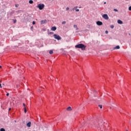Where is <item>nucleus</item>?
Wrapping results in <instances>:
<instances>
[{"mask_svg":"<svg viewBox=\"0 0 131 131\" xmlns=\"http://www.w3.org/2000/svg\"><path fill=\"white\" fill-rule=\"evenodd\" d=\"M111 28H112V29H113V28H114V26L113 25H111Z\"/></svg>","mask_w":131,"mask_h":131,"instance_id":"6ab92c4d","label":"nucleus"},{"mask_svg":"<svg viewBox=\"0 0 131 131\" xmlns=\"http://www.w3.org/2000/svg\"><path fill=\"white\" fill-rule=\"evenodd\" d=\"M129 11H131V6H129L128 8Z\"/></svg>","mask_w":131,"mask_h":131,"instance_id":"b1692460","label":"nucleus"},{"mask_svg":"<svg viewBox=\"0 0 131 131\" xmlns=\"http://www.w3.org/2000/svg\"><path fill=\"white\" fill-rule=\"evenodd\" d=\"M29 4H33V1L32 0H30L29 2Z\"/></svg>","mask_w":131,"mask_h":131,"instance_id":"2eb2a0df","label":"nucleus"},{"mask_svg":"<svg viewBox=\"0 0 131 131\" xmlns=\"http://www.w3.org/2000/svg\"><path fill=\"white\" fill-rule=\"evenodd\" d=\"M76 12H79V9H76Z\"/></svg>","mask_w":131,"mask_h":131,"instance_id":"c85d7f7f","label":"nucleus"},{"mask_svg":"<svg viewBox=\"0 0 131 131\" xmlns=\"http://www.w3.org/2000/svg\"><path fill=\"white\" fill-rule=\"evenodd\" d=\"M75 48L76 49H81V50H85V48H86V46L82 43H80L76 45L75 46Z\"/></svg>","mask_w":131,"mask_h":131,"instance_id":"f03ea898","label":"nucleus"},{"mask_svg":"<svg viewBox=\"0 0 131 131\" xmlns=\"http://www.w3.org/2000/svg\"><path fill=\"white\" fill-rule=\"evenodd\" d=\"M0 68H2V66H0Z\"/></svg>","mask_w":131,"mask_h":131,"instance_id":"58836bf2","label":"nucleus"},{"mask_svg":"<svg viewBox=\"0 0 131 131\" xmlns=\"http://www.w3.org/2000/svg\"><path fill=\"white\" fill-rule=\"evenodd\" d=\"M10 95L9 93H7L6 96H8Z\"/></svg>","mask_w":131,"mask_h":131,"instance_id":"473e14b6","label":"nucleus"},{"mask_svg":"<svg viewBox=\"0 0 131 131\" xmlns=\"http://www.w3.org/2000/svg\"><path fill=\"white\" fill-rule=\"evenodd\" d=\"M32 28H33V27H31V29H32Z\"/></svg>","mask_w":131,"mask_h":131,"instance_id":"4c0bfd02","label":"nucleus"},{"mask_svg":"<svg viewBox=\"0 0 131 131\" xmlns=\"http://www.w3.org/2000/svg\"><path fill=\"white\" fill-rule=\"evenodd\" d=\"M117 23L118 24H123V22L120 19L118 20Z\"/></svg>","mask_w":131,"mask_h":131,"instance_id":"f8f14e48","label":"nucleus"},{"mask_svg":"<svg viewBox=\"0 0 131 131\" xmlns=\"http://www.w3.org/2000/svg\"><path fill=\"white\" fill-rule=\"evenodd\" d=\"M17 88H19V85H17Z\"/></svg>","mask_w":131,"mask_h":131,"instance_id":"ea45409f","label":"nucleus"},{"mask_svg":"<svg viewBox=\"0 0 131 131\" xmlns=\"http://www.w3.org/2000/svg\"><path fill=\"white\" fill-rule=\"evenodd\" d=\"M102 18L104 19H105V20H108L109 19V17L108 16V15L104 14L102 15Z\"/></svg>","mask_w":131,"mask_h":131,"instance_id":"39448f33","label":"nucleus"},{"mask_svg":"<svg viewBox=\"0 0 131 131\" xmlns=\"http://www.w3.org/2000/svg\"><path fill=\"white\" fill-rule=\"evenodd\" d=\"M76 9L74 8V7L73 8L72 11H75Z\"/></svg>","mask_w":131,"mask_h":131,"instance_id":"2f4dec72","label":"nucleus"},{"mask_svg":"<svg viewBox=\"0 0 131 131\" xmlns=\"http://www.w3.org/2000/svg\"><path fill=\"white\" fill-rule=\"evenodd\" d=\"M0 88H2V84H1V83H0Z\"/></svg>","mask_w":131,"mask_h":131,"instance_id":"c9c22d12","label":"nucleus"},{"mask_svg":"<svg viewBox=\"0 0 131 131\" xmlns=\"http://www.w3.org/2000/svg\"><path fill=\"white\" fill-rule=\"evenodd\" d=\"M27 126H28V127H30L31 126V122H29L27 124Z\"/></svg>","mask_w":131,"mask_h":131,"instance_id":"9d476101","label":"nucleus"},{"mask_svg":"<svg viewBox=\"0 0 131 131\" xmlns=\"http://www.w3.org/2000/svg\"><path fill=\"white\" fill-rule=\"evenodd\" d=\"M20 10H18V11H16V13H20Z\"/></svg>","mask_w":131,"mask_h":131,"instance_id":"cd10ccee","label":"nucleus"},{"mask_svg":"<svg viewBox=\"0 0 131 131\" xmlns=\"http://www.w3.org/2000/svg\"><path fill=\"white\" fill-rule=\"evenodd\" d=\"M24 112L25 113H26L27 112V110H26V107H24Z\"/></svg>","mask_w":131,"mask_h":131,"instance_id":"dca6fc26","label":"nucleus"},{"mask_svg":"<svg viewBox=\"0 0 131 131\" xmlns=\"http://www.w3.org/2000/svg\"><path fill=\"white\" fill-rule=\"evenodd\" d=\"M96 24L97 25H98V26H101V25H103V22L101 21H97L96 22Z\"/></svg>","mask_w":131,"mask_h":131,"instance_id":"423d86ee","label":"nucleus"},{"mask_svg":"<svg viewBox=\"0 0 131 131\" xmlns=\"http://www.w3.org/2000/svg\"><path fill=\"white\" fill-rule=\"evenodd\" d=\"M49 54L50 55H52V54H54V51H53V50H50L49 51Z\"/></svg>","mask_w":131,"mask_h":131,"instance_id":"ddd939ff","label":"nucleus"},{"mask_svg":"<svg viewBox=\"0 0 131 131\" xmlns=\"http://www.w3.org/2000/svg\"><path fill=\"white\" fill-rule=\"evenodd\" d=\"M66 10L67 11H68V10H69V7H67Z\"/></svg>","mask_w":131,"mask_h":131,"instance_id":"c756f323","label":"nucleus"},{"mask_svg":"<svg viewBox=\"0 0 131 131\" xmlns=\"http://www.w3.org/2000/svg\"><path fill=\"white\" fill-rule=\"evenodd\" d=\"M11 110V108H10L9 109V110Z\"/></svg>","mask_w":131,"mask_h":131,"instance_id":"a19ab883","label":"nucleus"},{"mask_svg":"<svg viewBox=\"0 0 131 131\" xmlns=\"http://www.w3.org/2000/svg\"><path fill=\"white\" fill-rule=\"evenodd\" d=\"M62 24H66V21H64L62 23Z\"/></svg>","mask_w":131,"mask_h":131,"instance_id":"5701e85b","label":"nucleus"},{"mask_svg":"<svg viewBox=\"0 0 131 131\" xmlns=\"http://www.w3.org/2000/svg\"><path fill=\"white\" fill-rule=\"evenodd\" d=\"M51 30H52V31H56V30H57V27H52L51 28Z\"/></svg>","mask_w":131,"mask_h":131,"instance_id":"6e6552de","label":"nucleus"},{"mask_svg":"<svg viewBox=\"0 0 131 131\" xmlns=\"http://www.w3.org/2000/svg\"><path fill=\"white\" fill-rule=\"evenodd\" d=\"M49 34H54V33L52 32H49Z\"/></svg>","mask_w":131,"mask_h":131,"instance_id":"a878e982","label":"nucleus"},{"mask_svg":"<svg viewBox=\"0 0 131 131\" xmlns=\"http://www.w3.org/2000/svg\"><path fill=\"white\" fill-rule=\"evenodd\" d=\"M53 36L55 39H57V40H60L61 39V36H60L59 35H57L56 34H54L53 35Z\"/></svg>","mask_w":131,"mask_h":131,"instance_id":"20e7f679","label":"nucleus"},{"mask_svg":"<svg viewBox=\"0 0 131 131\" xmlns=\"http://www.w3.org/2000/svg\"><path fill=\"white\" fill-rule=\"evenodd\" d=\"M105 34H108V31H105Z\"/></svg>","mask_w":131,"mask_h":131,"instance_id":"7c9ffc66","label":"nucleus"},{"mask_svg":"<svg viewBox=\"0 0 131 131\" xmlns=\"http://www.w3.org/2000/svg\"><path fill=\"white\" fill-rule=\"evenodd\" d=\"M114 50H119V49H120V46H119V45L114 47Z\"/></svg>","mask_w":131,"mask_h":131,"instance_id":"0eeeda50","label":"nucleus"},{"mask_svg":"<svg viewBox=\"0 0 131 131\" xmlns=\"http://www.w3.org/2000/svg\"><path fill=\"white\" fill-rule=\"evenodd\" d=\"M36 7L38 8L39 10H42L43 8H45V4H39L36 6Z\"/></svg>","mask_w":131,"mask_h":131,"instance_id":"7ed1b4c3","label":"nucleus"},{"mask_svg":"<svg viewBox=\"0 0 131 131\" xmlns=\"http://www.w3.org/2000/svg\"><path fill=\"white\" fill-rule=\"evenodd\" d=\"M114 11L115 12H118V10H117V9H114Z\"/></svg>","mask_w":131,"mask_h":131,"instance_id":"4be33fe9","label":"nucleus"},{"mask_svg":"<svg viewBox=\"0 0 131 131\" xmlns=\"http://www.w3.org/2000/svg\"><path fill=\"white\" fill-rule=\"evenodd\" d=\"M23 106H24V107H26V106H25V103H23Z\"/></svg>","mask_w":131,"mask_h":131,"instance_id":"72a5a7b5","label":"nucleus"},{"mask_svg":"<svg viewBox=\"0 0 131 131\" xmlns=\"http://www.w3.org/2000/svg\"><path fill=\"white\" fill-rule=\"evenodd\" d=\"M104 5H106V2H104Z\"/></svg>","mask_w":131,"mask_h":131,"instance_id":"e433bc0d","label":"nucleus"},{"mask_svg":"<svg viewBox=\"0 0 131 131\" xmlns=\"http://www.w3.org/2000/svg\"><path fill=\"white\" fill-rule=\"evenodd\" d=\"M32 24H33V25H35V21H33V22H32Z\"/></svg>","mask_w":131,"mask_h":131,"instance_id":"393cba45","label":"nucleus"},{"mask_svg":"<svg viewBox=\"0 0 131 131\" xmlns=\"http://www.w3.org/2000/svg\"><path fill=\"white\" fill-rule=\"evenodd\" d=\"M98 106L100 108V109H102V108H103V106L102 105H99Z\"/></svg>","mask_w":131,"mask_h":131,"instance_id":"a211bd4d","label":"nucleus"},{"mask_svg":"<svg viewBox=\"0 0 131 131\" xmlns=\"http://www.w3.org/2000/svg\"><path fill=\"white\" fill-rule=\"evenodd\" d=\"M15 13V11H13L12 12H11V14H14Z\"/></svg>","mask_w":131,"mask_h":131,"instance_id":"bb28decb","label":"nucleus"},{"mask_svg":"<svg viewBox=\"0 0 131 131\" xmlns=\"http://www.w3.org/2000/svg\"><path fill=\"white\" fill-rule=\"evenodd\" d=\"M67 111H72V108H71V106H69L67 108Z\"/></svg>","mask_w":131,"mask_h":131,"instance_id":"9b49d317","label":"nucleus"},{"mask_svg":"<svg viewBox=\"0 0 131 131\" xmlns=\"http://www.w3.org/2000/svg\"><path fill=\"white\" fill-rule=\"evenodd\" d=\"M90 126H91V127H97V128H98V129H100V130H102L103 129V128H102L101 126L95 123H91L90 124Z\"/></svg>","mask_w":131,"mask_h":131,"instance_id":"f257e3e1","label":"nucleus"},{"mask_svg":"<svg viewBox=\"0 0 131 131\" xmlns=\"http://www.w3.org/2000/svg\"><path fill=\"white\" fill-rule=\"evenodd\" d=\"M74 8L76 10V9L77 8V6L75 7Z\"/></svg>","mask_w":131,"mask_h":131,"instance_id":"f704fd0d","label":"nucleus"},{"mask_svg":"<svg viewBox=\"0 0 131 131\" xmlns=\"http://www.w3.org/2000/svg\"><path fill=\"white\" fill-rule=\"evenodd\" d=\"M13 23H16V22H17L16 19H13Z\"/></svg>","mask_w":131,"mask_h":131,"instance_id":"aec40b11","label":"nucleus"},{"mask_svg":"<svg viewBox=\"0 0 131 131\" xmlns=\"http://www.w3.org/2000/svg\"><path fill=\"white\" fill-rule=\"evenodd\" d=\"M41 24H45V23H47V20H42L40 21Z\"/></svg>","mask_w":131,"mask_h":131,"instance_id":"1a4fd4ad","label":"nucleus"},{"mask_svg":"<svg viewBox=\"0 0 131 131\" xmlns=\"http://www.w3.org/2000/svg\"><path fill=\"white\" fill-rule=\"evenodd\" d=\"M0 82H1V81H0Z\"/></svg>","mask_w":131,"mask_h":131,"instance_id":"79ce46f5","label":"nucleus"},{"mask_svg":"<svg viewBox=\"0 0 131 131\" xmlns=\"http://www.w3.org/2000/svg\"><path fill=\"white\" fill-rule=\"evenodd\" d=\"M74 28H76V30H77L78 29V28H77V25H74Z\"/></svg>","mask_w":131,"mask_h":131,"instance_id":"4468645a","label":"nucleus"},{"mask_svg":"<svg viewBox=\"0 0 131 131\" xmlns=\"http://www.w3.org/2000/svg\"><path fill=\"white\" fill-rule=\"evenodd\" d=\"M0 131H6V130L5 129V128H2L0 129Z\"/></svg>","mask_w":131,"mask_h":131,"instance_id":"f3484780","label":"nucleus"},{"mask_svg":"<svg viewBox=\"0 0 131 131\" xmlns=\"http://www.w3.org/2000/svg\"><path fill=\"white\" fill-rule=\"evenodd\" d=\"M15 8H18L19 7V4H15Z\"/></svg>","mask_w":131,"mask_h":131,"instance_id":"412c9836","label":"nucleus"}]
</instances>
